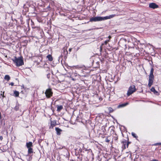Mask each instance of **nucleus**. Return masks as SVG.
<instances>
[{
  "instance_id": "obj_27",
  "label": "nucleus",
  "mask_w": 161,
  "mask_h": 161,
  "mask_svg": "<svg viewBox=\"0 0 161 161\" xmlns=\"http://www.w3.org/2000/svg\"><path fill=\"white\" fill-rule=\"evenodd\" d=\"M130 143V142H127V144H126V146H127V148L128 147V145H129V144Z\"/></svg>"
},
{
  "instance_id": "obj_16",
  "label": "nucleus",
  "mask_w": 161,
  "mask_h": 161,
  "mask_svg": "<svg viewBox=\"0 0 161 161\" xmlns=\"http://www.w3.org/2000/svg\"><path fill=\"white\" fill-rule=\"evenodd\" d=\"M14 94L16 97H18L19 96V93L18 91H15L14 92Z\"/></svg>"
},
{
  "instance_id": "obj_3",
  "label": "nucleus",
  "mask_w": 161,
  "mask_h": 161,
  "mask_svg": "<svg viewBox=\"0 0 161 161\" xmlns=\"http://www.w3.org/2000/svg\"><path fill=\"white\" fill-rule=\"evenodd\" d=\"M154 69L153 68H151L150 75L149 76V82L148 86L149 87H150L153 84V80H154V75L153 74Z\"/></svg>"
},
{
  "instance_id": "obj_10",
  "label": "nucleus",
  "mask_w": 161,
  "mask_h": 161,
  "mask_svg": "<svg viewBox=\"0 0 161 161\" xmlns=\"http://www.w3.org/2000/svg\"><path fill=\"white\" fill-rule=\"evenodd\" d=\"M26 147L28 148H31V147H32V143L31 142H29L26 143Z\"/></svg>"
},
{
  "instance_id": "obj_6",
  "label": "nucleus",
  "mask_w": 161,
  "mask_h": 161,
  "mask_svg": "<svg viewBox=\"0 0 161 161\" xmlns=\"http://www.w3.org/2000/svg\"><path fill=\"white\" fill-rule=\"evenodd\" d=\"M149 7L153 9H155L158 8V6L155 3H152L149 4Z\"/></svg>"
},
{
  "instance_id": "obj_11",
  "label": "nucleus",
  "mask_w": 161,
  "mask_h": 161,
  "mask_svg": "<svg viewBox=\"0 0 161 161\" xmlns=\"http://www.w3.org/2000/svg\"><path fill=\"white\" fill-rule=\"evenodd\" d=\"M47 58L48 59V60L50 61H52L53 60V57L50 54L48 55L47 56Z\"/></svg>"
},
{
  "instance_id": "obj_31",
  "label": "nucleus",
  "mask_w": 161,
  "mask_h": 161,
  "mask_svg": "<svg viewBox=\"0 0 161 161\" xmlns=\"http://www.w3.org/2000/svg\"><path fill=\"white\" fill-rule=\"evenodd\" d=\"M152 161H158V160L155 159H153V160H152Z\"/></svg>"
},
{
  "instance_id": "obj_5",
  "label": "nucleus",
  "mask_w": 161,
  "mask_h": 161,
  "mask_svg": "<svg viewBox=\"0 0 161 161\" xmlns=\"http://www.w3.org/2000/svg\"><path fill=\"white\" fill-rule=\"evenodd\" d=\"M53 92L52 91V89L49 88L47 89L45 92L46 97L47 98H49L53 95Z\"/></svg>"
},
{
  "instance_id": "obj_21",
  "label": "nucleus",
  "mask_w": 161,
  "mask_h": 161,
  "mask_svg": "<svg viewBox=\"0 0 161 161\" xmlns=\"http://www.w3.org/2000/svg\"><path fill=\"white\" fill-rule=\"evenodd\" d=\"M126 144H123V149H125L126 148Z\"/></svg>"
},
{
  "instance_id": "obj_9",
  "label": "nucleus",
  "mask_w": 161,
  "mask_h": 161,
  "mask_svg": "<svg viewBox=\"0 0 161 161\" xmlns=\"http://www.w3.org/2000/svg\"><path fill=\"white\" fill-rule=\"evenodd\" d=\"M55 130L56 131L57 134L58 135H60L61 134V132L62 131V130L58 127L55 128Z\"/></svg>"
},
{
  "instance_id": "obj_32",
  "label": "nucleus",
  "mask_w": 161,
  "mask_h": 161,
  "mask_svg": "<svg viewBox=\"0 0 161 161\" xmlns=\"http://www.w3.org/2000/svg\"><path fill=\"white\" fill-rule=\"evenodd\" d=\"M72 48H70L69 49V52H71V50H72Z\"/></svg>"
},
{
  "instance_id": "obj_25",
  "label": "nucleus",
  "mask_w": 161,
  "mask_h": 161,
  "mask_svg": "<svg viewBox=\"0 0 161 161\" xmlns=\"http://www.w3.org/2000/svg\"><path fill=\"white\" fill-rule=\"evenodd\" d=\"M74 75L75 76H78L79 77L80 76L79 74H77V73H74Z\"/></svg>"
},
{
  "instance_id": "obj_34",
  "label": "nucleus",
  "mask_w": 161,
  "mask_h": 161,
  "mask_svg": "<svg viewBox=\"0 0 161 161\" xmlns=\"http://www.w3.org/2000/svg\"><path fill=\"white\" fill-rule=\"evenodd\" d=\"M108 38H109V39L110 40V39L111 38V36H108Z\"/></svg>"
},
{
  "instance_id": "obj_24",
  "label": "nucleus",
  "mask_w": 161,
  "mask_h": 161,
  "mask_svg": "<svg viewBox=\"0 0 161 161\" xmlns=\"http://www.w3.org/2000/svg\"><path fill=\"white\" fill-rule=\"evenodd\" d=\"M109 40H107V41H105L104 42L105 44L106 45L107 44L108 42H109Z\"/></svg>"
},
{
  "instance_id": "obj_17",
  "label": "nucleus",
  "mask_w": 161,
  "mask_h": 161,
  "mask_svg": "<svg viewBox=\"0 0 161 161\" xmlns=\"http://www.w3.org/2000/svg\"><path fill=\"white\" fill-rule=\"evenodd\" d=\"M132 135L135 138H137L138 137V136H136V134H135L134 133L132 132L131 133Z\"/></svg>"
},
{
  "instance_id": "obj_4",
  "label": "nucleus",
  "mask_w": 161,
  "mask_h": 161,
  "mask_svg": "<svg viewBox=\"0 0 161 161\" xmlns=\"http://www.w3.org/2000/svg\"><path fill=\"white\" fill-rule=\"evenodd\" d=\"M136 90L135 86L134 85L131 86L129 88L127 93V95L128 96H129L133 92H135Z\"/></svg>"
},
{
  "instance_id": "obj_18",
  "label": "nucleus",
  "mask_w": 161,
  "mask_h": 161,
  "mask_svg": "<svg viewBox=\"0 0 161 161\" xmlns=\"http://www.w3.org/2000/svg\"><path fill=\"white\" fill-rule=\"evenodd\" d=\"M109 137L108 136H107L106 138V139H105V142H109L110 141V139H108V138Z\"/></svg>"
},
{
  "instance_id": "obj_20",
  "label": "nucleus",
  "mask_w": 161,
  "mask_h": 161,
  "mask_svg": "<svg viewBox=\"0 0 161 161\" xmlns=\"http://www.w3.org/2000/svg\"><path fill=\"white\" fill-rule=\"evenodd\" d=\"M46 9H47V10H49L51 9V8L49 5L47 7Z\"/></svg>"
},
{
  "instance_id": "obj_13",
  "label": "nucleus",
  "mask_w": 161,
  "mask_h": 161,
  "mask_svg": "<svg viewBox=\"0 0 161 161\" xmlns=\"http://www.w3.org/2000/svg\"><path fill=\"white\" fill-rule=\"evenodd\" d=\"M128 103H122V104H119L118 105V108H122V107H125L127 105H128Z\"/></svg>"
},
{
  "instance_id": "obj_14",
  "label": "nucleus",
  "mask_w": 161,
  "mask_h": 161,
  "mask_svg": "<svg viewBox=\"0 0 161 161\" xmlns=\"http://www.w3.org/2000/svg\"><path fill=\"white\" fill-rule=\"evenodd\" d=\"M4 78L5 80L8 81L10 79V77L9 75H6L5 76Z\"/></svg>"
},
{
  "instance_id": "obj_19",
  "label": "nucleus",
  "mask_w": 161,
  "mask_h": 161,
  "mask_svg": "<svg viewBox=\"0 0 161 161\" xmlns=\"http://www.w3.org/2000/svg\"><path fill=\"white\" fill-rule=\"evenodd\" d=\"M108 109L110 113L114 111L113 109L111 107L108 108Z\"/></svg>"
},
{
  "instance_id": "obj_33",
  "label": "nucleus",
  "mask_w": 161,
  "mask_h": 161,
  "mask_svg": "<svg viewBox=\"0 0 161 161\" xmlns=\"http://www.w3.org/2000/svg\"><path fill=\"white\" fill-rule=\"evenodd\" d=\"M4 92H3V97H5V96H4V94H3V93H4Z\"/></svg>"
},
{
  "instance_id": "obj_29",
  "label": "nucleus",
  "mask_w": 161,
  "mask_h": 161,
  "mask_svg": "<svg viewBox=\"0 0 161 161\" xmlns=\"http://www.w3.org/2000/svg\"><path fill=\"white\" fill-rule=\"evenodd\" d=\"M14 109L16 110H18V108H17V107H15L14 108Z\"/></svg>"
},
{
  "instance_id": "obj_28",
  "label": "nucleus",
  "mask_w": 161,
  "mask_h": 161,
  "mask_svg": "<svg viewBox=\"0 0 161 161\" xmlns=\"http://www.w3.org/2000/svg\"><path fill=\"white\" fill-rule=\"evenodd\" d=\"M3 139V137L2 136H0V140H2Z\"/></svg>"
},
{
  "instance_id": "obj_26",
  "label": "nucleus",
  "mask_w": 161,
  "mask_h": 161,
  "mask_svg": "<svg viewBox=\"0 0 161 161\" xmlns=\"http://www.w3.org/2000/svg\"><path fill=\"white\" fill-rule=\"evenodd\" d=\"M161 145V143H160H160H155L154 144V145H155V146H157V145Z\"/></svg>"
},
{
  "instance_id": "obj_8",
  "label": "nucleus",
  "mask_w": 161,
  "mask_h": 161,
  "mask_svg": "<svg viewBox=\"0 0 161 161\" xmlns=\"http://www.w3.org/2000/svg\"><path fill=\"white\" fill-rule=\"evenodd\" d=\"M56 124V121L55 120H51V126L53 128Z\"/></svg>"
},
{
  "instance_id": "obj_22",
  "label": "nucleus",
  "mask_w": 161,
  "mask_h": 161,
  "mask_svg": "<svg viewBox=\"0 0 161 161\" xmlns=\"http://www.w3.org/2000/svg\"><path fill=\"white\" fill-rule=\"evenodd\" d=\"M50 73H49L47 74V78L49 79L50 78Z\"/></svg>"
},
{
  "instance_id": "obj_2",
  "label": "nucleus",
  "mask_w": 161,
  "mask_h": 161,
  "mask_svg": "<svg viewBox=\"0 0 161 161\" xmlns=\"http://www.w3.org/2000/svg\"><path fill=\"white\" fill-rule=\"evenodd\" d=\"M13 60L17 66H21L24 64L23 58L22 57H19L18 58L15 57L14 59Z\"/></svg>"
},
{
  "instance_id": "obj_1",
  "label": "nucleus",
  "mask_w": 161,
  "mask_h": 161,
  "mask_svg": "<svg viewBox=\"0 0 161 161\" xmlns=\"http://www.w3.org/2000/svg\"><path fill=\"white\" fill-rule=\"evenodd\" d=\"M115 16V14H112L108 16L105 17L97 16L93 17L90 19V22H97L102 21L105 20L109 19L114 17Z\"/></svg>"
},
{
  "instance_id": "obj_12",
  "label": "nucleus",
  "mask_w": 161,
  "mask_h": 161,
  "mask_svg": "<svg viewBox=\"0 0 161 161\" xmlns=\"http://www.w3.org/2000/svg\"><path fill=\"white\" fill-rule=\"evenodd\" d=\"M57 111L59 112L63 108V107L62 105H57Z\"/></svg>"
},
{
  "instance_id": "obj_15",
  "label": "nucleus",
  "mask_w": 161,
  "mask_h": 161,
  "mask_svg": "<svg viewBox=\"0 0 161 161\" xmlns=\"http://www.w3.org/2000/svg\"><path fill=\"white\" fill-rule=\"evenodd\" d=\"M33 149L31 148H28V153L30 154L33 153Z\"/></svg>"
},
{
  "instance_id": "obj_23",
  "label": "nucleus",
  "mask_w": 161,
  "mask_h": 161,
  "mask_svg": "<svg viewBox=\"0 0 161 161\" xmlns=\"http://www.w3.org/2000/svg\"><path fill=\"white\" fill-rule=\"evenodd\" d=\"M122 143H123V144H126V141L125 140H123L122 142Z\"/></svg>"
},
{
  "instance_id": "obj_30",
  "label": "nucleus",
  "mask_w": 161,
  "mask_h": 161,
  "mask_svg": "<svg viewBox=\"0 0 161 161\" xmlns=\"http://www.w3.org/2000/svg\"><path fill=\"white\" fill-rule=\"evenodd\" d=\"M12 86H13L14 85V83L13 82H11L10 84Z\"/></svg>"
},
{
  "instance_id": "obj_7",
  "label": "nucleus",
  "mask_w": 161,
  "mask_h": 161,
  "mask_svg": "<svg viewBox=\"0 0 161 161\" xmlns=\"http://www.w3.org/2000/svg\"><path fill=\"white\" fill-rule=\"evenodd\" d=\"M150 90L152 92H153L154 94L155 95H159V94L158 92L155 90L154 87H152V88L150 89Z\"/></svg>"
}]
</instances>
